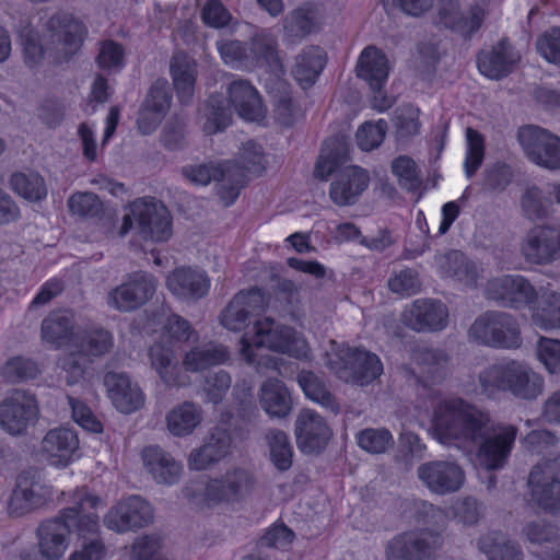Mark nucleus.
Returning <instances> with one entry per match:
<instances>
[{
    "mask_svg": "<svg viewBox=\"0 0 560 560\" xmlns=\"http://www.w3.org/2000/svg\"><path fill=\"white\" fill-rule=\"evenodd\" d=\"M419 422L443 445L465 448L470 441L480 439L476 464L487 470L503 465L516 436L513 427L489 431L488 416L457 398L440 402L431 418L420 417Z\"/></svg>",
    "mask_w": 560,
    "mask_h": 560,
    "instance_id": "nucleus-1",
    "label": "nucleus"
},
{
    "mask_svg": "<svg viewBox=\"0 0 560 560\" xmlns=\"http://www.w3.org/2000/svg\"><path fill=\"white\" fill-rule=\"evenodd\" d=\"M480 386L486 395L509 392L523 400H534L544 390V377L523 362L510 361L485 370L479 376Z\"/></svg>",
    "mask_w": 560,
    "mask_h": 560,
    "instance_id": "nucleus-2",
    "label": "nucleus"
},
{
    "mask_svg": "<svg viewBox=\"0 0 560 560\" xmlns=\"http://www.w3.org/2000/svg\"><path fill=\"white\" fill-rule=\"evenodd\" d=\"M222 61L235 69H255L280 65L278 43L267 31L256 32L249 43L238 39L217 42Z\"/></svg>",
    "mask_w": 560,
    "mask_h": 560,
    "instance_id": "nucleus-3",
    "label": "nucleus"
},
{
    "mask_svg": "<svg viewBox=\"0 0 560 560\" xmlns=\"http://www.w3.org/2000/svg\"><path fill=\"white\" fill-rule=\"evenodd\" d=\"M322 361L340 380L355 385H366L378 377L383 365L377 355L365 350L351 349L329 341Z\"/></svg>",
    "mask_w": 560,
    "mask_h": 560,
    "instance_id": "nucleus-4",
    "label": "nucleus"
},
{
    "mask_svg": "<svg viewBox=\"0 0 560 560\" xmlns=\"http://www.w3.org/2000/svg\"><path fill=\"white\" fill-rule=\"evenodd\" d=\"M118 230L125 236L137 223L138 234L145 241L166 242L173 234V218L168 209L153 197H139L129 203Z\"/></svg>",
    "mask_w": 560,
    "mask_h": 560,
    "instance_id": "nucleus-5",
    "label": "nucleus"
},
{
    "mask_svg": "<svg viewBox=\"0 0 560 560\" xmlns=\"http://www.w3.org/2000/svg\"><path fill=\"white\" fill-rule=\"evenodd\" d=\"M253 330L252 338L244 336L241 339V351L249 363L255 362L254 354L250 352L253 347H265L295 358H301L307 352L305 340L293 328L279 324L269 317L256 322Z\"/></svg>",
    "mask_w": 560,
    "mask_h": 560,
    "instance_id": "nucleus-6",
    "label": "nucleus"
},
{
    "mask_svg": "<svg viewBox=\"0 0 560 560\" xmlns=\"http://www.w3.org/2000/svg\"><path fill=\"white\" fill-rule=\"evenodd\" d=\"M46 30L58 37L61 48L49 51V65L60 67L69 63L81 50L88 36L83 22L67 12H57L46 22Z\"/></svg>",
    "mask_w": 560,
    "mask_h": 560,
    "instance_id": "nucleus-7",
    "label": "nucleus"
},
{
    "mask_svg": "<svg viewBox=\"0 0 560 560\" xmlns=\"http://www.w3.org/2000/svg\"><path fill=\"white\" fill-rule=\"evenodd\" d=\"M517 140L533 163L549 170L560 168V137L542 127L524 125L517 130Z\"/></svg>",
    "mask_w": 560,
    "mask_h": 560,
    "instance_id": "nucleus-8",
    "label": "nucleus"
},
{
    "mask_svg": "<svg viewBox=\"0 0 560 560\" xmlns=\"http://www.w3.org/2000/svg\"><path fill=\"white\" fill-rule=\"evenodd\" d=\"M469 334L482 343L516 348L521 345L520 330L515 320L508 314L488 313L471 325Z\"/></svg>",
    "mask_w": 560,
    "mask_h": 560,
    "instance_id": "nucleus-9",
    "label": "nucleus"
},
{
    "mask_svg": "<svg viewBox=\"0 0 560 560\" xmlns=\"http://www.w3.org/2000/svg\"><path fill=\"white\" fill-rule=\"evenodd\" d=\"M37 417L36 398L25 390L16 389L0 402V425L11 435L23 434Z\"/></svg>",
    "mask_w": 560,
    "mask_h": 560,
    "instance_id": "nucleus-10",
    "label": "nucleus"
},
{
    "mask_svg": "<svg viewBox=\"0 0 560 560\" xmlns=\"http://www.w3.org/2000/svg\"><path fill=\"white\" fill-rule=\"evenodd\" d=\"M256 478L252 471L236 467L229 469L221 477L209 481L206 497L214 503H237L252 494Z\"/></svg>",
    "mask_w": 560,
    "mask_h": 560,
    "instance_id": "nucleus-11",
    "label": "nucleus"
},
{
    "mask_svg": "<svg viewBox=\"0 0 560 560\" xmlns=\"http://www.w3.org/2000/svg\"><path fill=\"white\" fill-rule=\"evenodd\" d=\"M172 104V92L166 79H156L149 88L142 101L137 118L138 130L142 135L153 133L165 116Z\"/></svg>",
    "mask_w": 560,
    "mask_h": 560,
    "instance_id": "nucleus-12",
    "label": "nucleus"
},
{
    "mask_svg": "<svg viewBox=\"0 0 560 560\" xmlns=\"http://www.w3.org/2000/svg\"><path fill=\"white\" fill-rule=\"evenodd\" d=\"M438 18L445 28L459 35L464 40H469L481 28L486 11L479 4H472L468 14H465L459 0H440Z\"/></svg>",
    "mask_w": 560,
    "mask_h": 560,
    "instance_id": "nucleus-13",
    "label": "nucleus"
},
{
    "mask_svg": "<svg viewBox=\"0 0 560 560\" xmlns=\"http://www.w3.org/2000/svg\"><path fill=\"white\" fill-rule=\"evenodd\" d=\"M153 521L151 505L139 495H131L112 508L104 517L107 528L117 533L135 530Z\"/></svg>",
    "mask_w": 560,
    "mask_h": 560,
    "instance_id": "nucleus-14",
    "label": "nucleus"
},
{
    "mask_svg": "<svg viewBox=\"0 0 560 560\" xmlns=\"http://www.w3.org/2000/svg\"><path fill=\"white\" fill-rule=\"evenodd\" d=\"M534 500L544 509L560 513V458L536 466L528 480Z\"/></svg>",
    "mask_w": 560,
    "mask_h": 560,
    "instance_id": "nucleus-15",
    "label": "nucleus"
},
{
    "mask_svg": "<svg viewBox=\"0 0 560 560\" xmlns=\"http://www.w3.org/2000/svg\"><path fill=\"white\" fill-rule=\"evenodd\" d=\"M154 292V278L145 272H136L127 282L109 292L108 304L120 312H130L147 303Z\"/></svg>",
    "mask_w": 560,
    "mask_h": 560,
    "instance_id": "nucleus-16",
    "label": "nucleus"
},
{
    "mask_svg": "<svg viewBox=\"0 0 560 560\" xmlns=\"http://www.w3.org/2000/svg\"><path fill=\"white\" fill-rule=\"evenodd\" d=\"M265 306L266 299L260 289L240 291L223 310L221 323L229 330H242L252 317L258 316L265 310Z\"/></svg>",
    "mask_w": 560,
    "mask_h": 560,
    "instance_id": "nucleus-17",
    "label": "nucleus"
},
{
    "mask_svg": "<svg viewBox=\"0 0 560 560\" xmlns=\"http://www.w3.org/2000/svg\"><path fill=\"white\" fill-rule=\"evenodd\" d=\"M390 63L386 54L375 45H368L360 52L355 75L375 94H383L387 84Z\"/></svg>",
    "mask_w": 560,
    "mask_h": 560,
    "instance_id": "nucleus-18",
    "label": "nucleus"
},
{
    "mask_svg": "<svg viewBox=\"0 0 560 560\" xmlns=\"http://www.w3.org/2000/svg\"><path fill=\"white\" fill-rule=\"evenodd\" d=\"M330 184L329 196L338 206H352L370 184L369 172L359 165H348L337 170Z\"/></svg>",
    "mask_w": 560,
    "mask_h": 560,
    "instance_id": "nucleus-19",
    "label": "nucleus"
},
{
    "mask_svg": "<svg viewBox=\"0 0 560 560\" xmlns=\"http://www.w3.org/2000/svg\"><path fill=\"white\" fill-rule=\"evenodd\" d=\"M418 477L432 492L446 494L460 489L465 481L462 468L447 460L431 462L418 468Z\"/></svg>",
    "mask_w": 560,
    "mask_h": 560,
    "instance_id": "nucleus-20",
    "label": "nucleus"
},
{
    "mask_svg": "<svg viewBox=\"0 0 560 560\" xmlns=\"http://www.w3.org/2000/svg\"><path fill=\"white\" fill-rule=\"evenodd\" d=\"M104 385L112 404L122 413H131L144 404L141 388L122 371H107Z\"/></svg>",
    "mask_w": 560,
    "mask_h": 560,
    "instance_id": "nucleus-21",
    "label": "nucleus"
},
{
    "mask_svg": "<svg viewBox=\"0 0 560 560\" xmlns=\"http://www.w3.org/2000/svg\"><path fill=\"white\" fill-rule=\"evenodd\" d=\"M228 98L242 119L261 122L266 118V106L258 90L250 81L233 80L228 86Z\"/></svg>",
    "mask_w": 560,
    "mask_h": 560,
    "instance_id": "nucleus-22",
    "label": "nucleus"
},
{
    "mask_svg": "<svg viewBox=\"0 0 560 560\" xmlns=\"http://www.w3.org/2000/svg\"><path fill=\"white\" fill-rule=\"evenodd\" d=\"M440 544L436 535L408 533L394 537L386 547L388 560H423Z\"/></svg>",
    "mask_w": 560,
    "mask_h": 560,
    "instance_id": "nucleus-23",
    "label": "nucleus"
},
{
    "mask_svg": "<svg viewBox=\"0 0 560 560\" xmlns=\"http://www.w3.org/2000/svg\"><path fill=\"white\" fill-rule=\"evenodd\" d=\"M45 502L40 475L35 469L23 470L16 478L9 508L12 514L23 515Z\"/></svg>",
    "mask_w": 560,
    "mask_h": 560,
    "instance_id": "nucleus-24",
    "label": "nucleus"
},
{
    "mask_svg": "<svg viewBox=\"0 0 560 560\" xmlns=\"http://www.w3.org/2000/svg\"><path fill=\"white\" fill-rule=\"evenodd\" d=\"M79 448L77 432L68 428L49 430L40 443V453L55 467H67Z\"/></svg>",
    "mask_w": 560,
    "mask_h": 560,
    "instance_id": "nucleus-25",
    "label": "nucleus"
},
{
    "mask_svg": "<svg viewBox=\"0 0 560 560\" xmlns=\"http://www.w3.org/2000/svg\"><path fill=\"white\" fill-rule=\"evenodd\" d=\"M486 294L491 300L513 307L533 304L537 295L533 287L520 276H504L489 281Z\"/></svg>",
    "mask_w": 560,
    "mask_h": 560,
    "instance_id": "nucleus-26",
    "label": "nucleus"
},
{
    "mask_svg": "<svg viewBox=\"0 0 560 560\" xmlns=\"http://www.w3.org/2000/svg\"><path fill=\"white\" fill-rule=\"evenodd\" d=\"M447 308L433 300H417L402 313L404 323L415 330H441L447 324Z\"/></svg>",
    "mask_w": 560,
    "mask_h": 560,
    "instance_id": "nucleus-27",
    "label": "nucleus"
},
{
    "mask_svg": "<svg viewBox=\"0 0 560 560\" xmlns=\"http://www.w3.org/2000/svg\"><path fill=\"white\" fill-rule=\"evenodd\" d=\"M231 443V435L225 429L214 428L205 439L203 444L190 453L189 467L196 470L207 469L228 456Z\"/></svg>",
    "mask_w": 560,
    "mask_h": 560,
    "instance_id": "nucleus-28",
    "label": "nucleus"
},
{
    "mask_svg": "<svg viewBox=\"0 0 560 560\" xmlns=\"http://www.w3.org/2000/svg\"><path fill=\"white\" fill-rule=\"evenodd\" d=\"M71 524L63 522L62 516L47 520L37 529L38 548L46 559L57 560L68 547Z\"/></svg>",
    "mask_w": 560,
    "mask_h": 560,
    "instance_id": "nucleus-29",
    "label": "nucleus"
},
{
    "mask_svg": "<svg viewBox=\"0 0 560 560\" xmlns=\"http://www.w3.org/2000/svg\"><path fill=\"white\" fill-rule=\"evenodd\" d=\"M142 460L152 478L161 485L178 482L183 466L170 453L159 446H148L142 451Z\"/></svg>",
    "mask_w": 560,
    "mask_h": 560,
    "instance_id": "nucleus-30",
    "label": "nucleus"
},
{
    "mask_svg": "<svg viewBox=\"0 0 560 560\" xmlns=\"http://www.w3.org/2000/svg\"><path fill=\"white\" fill-rule=\"evenodd\" d=\"M100 499L97 497L88 494L83 491H78L74 495V506L67 508L62 511L63 522L71 524V529L75 528L80 536L84 538H97L98 517L96 514H82L85 511V505L89 504L91 509L95 508Z\"/></svg>",
    "mask_w": 560,
    "mask_h": 560,
    "instance_id": "nucleus-31",
    "label": "nucleus"
},
{
    "mask_svg": "<svg viewBox=\"0 0 560 560\" xmlns=\"http://www.w3.org/2000/svg\"><path fill=\"white\" fill-rule=\"evenodd\" d=\"M168 289L180 299L199 300L209 290L207 275L198 269L178 268L174 270L166 280Z\"/></svg>",
    "mask_w": 560,
    "mask_h": 560,
    "instance_id": "nucleus-32",
    "label": "nucleus"
},
{
    "mask_svg": "<svg viewBox=\"0 0 560 560\" xmlns=\"http://www.w3.org/2000/svg\"><path fill=\"white\" fill-rule=\"evenodd\" d=\"M170 73L179 103L190 104L197 80L196 61L185 52L175 54L171 59Z\"/></svg>",
    "mask_w": 560,
    "mask_h": 560,
    "instance_id": "nucleus-33",
    "label": "nucleus"
},
{
    "mask_svg": "<svg viewBox=\"0 0 560 560\" xmlns=\"http://www.w3.org/2000/svg\"><path fill=\"white\" fill-rule=\"evenodd\" d=\"M259 401L261 408L273 418H287L293 409L289 389L277 378H269L261 384Z\"/></svg>",
    "mask_w": 560,
    "mask_h": 560,
    "instance_id": "nucleus-34",
    "label": "nucleus"
},
{
    "mask_svg": "<svg viewBox=\"0 0 560 560\" xmlns=\"http://www.w3.org/2000/svg\"><path fill=\"white\" fill-rule=\"evenodd\" d=\"M509 42L500 39L489 51H480L477 56V67L481 74L489 79L500 80L512 72L513 61L509 55Z\"/></svg>",
    "mask_w": 560,
    "mask_h": 560,
    "instance_id": "nucleus-35",
    "label": "nucleus"
},
{
    "mask_svg": "<svg viewBox=\"0 0 560 560\" xmlns=\"http://www.w3.org/2000/svg\"><path fill=\"white\" fill-rule=\"evenodd\" d=\"M74 327L75 322L72 312L67 310L51 312L42 322V339L56 348H60L71 339Z\"/></svg>",
    "mask_w": 560,
    "mask_h": 560,
    "instance_id": "nucleus-36",
    "label": "nucleus"
},
{
    "mask_svg": "<svg viewBox=\"0 0 560 560\" xmlns=\"http://www.w3.org/2000/svg\"><path fill=\"white\" fill-rule=\"evenodd\" d=\"M22 59L25 67L33 73L39 74L44 71L48 49L43 44V37L38 30L31 24L23 26L19 33Z\"/></svg>",
    "mask_w": 560,
    "mask_h": 560,
    "instance_id": "nucleus-37",
    "label": "nucleus"
},
{
    "mask_svg": "<svg viewBox=\"0 0 560 560\" xmlns=\"http://www.w3.org/2000/svg\"><path fill=\"white\" fill-rule=\"evenodd\" d=\"M350 156V143L345 136H331L323 143L322 154L317 156V179L324 174H332L341 168Z\"/></svg>",
    "mask_w": 560,
    "mask_h": 560,
    "instance_id": "nucleus-38",
    "label": "nucleus"
},
{
    "mask_svg": "<svg viewBox=\"0 0 560 560\" xmlns=\"http://www.w3.org/2000/svg\"><path fill=\"white\" fill-rule=\"evenodd\" d=\"M532 323L544 330L560 329V294L546 292L532 304Z\"/></svg>",
    "mask_w": 560,
    "mask_h": 560,
    "instance_id": "nucleus-39",
    "label": "nucleus"
},
{
    "mask_svg": "<svg viewBox=\"0 0 560 560\" xmlns=\"http://www.w3.org/2000/svg\"><path fill=\"white\" fill-rule=\"evenodd\" d=\"M228 358L229 353L225 347L209 343L202 347H196L187 352L183 364L187 371L198 372L212 365L221 364L228 360Z\"/></svg>",
    "mask_w": 560,
    "mask_h": 560,
    "instance_id": "nucleus-40",
    "label": "nucleus"
},
{
    "mask_svg": "<svg viewBox=\"0 0 560 560\" xmlns=\"http://www.w3.org/2000/svg\"><path fill=\"white\" fill-rule=\"evenodd\" d=\"M10 186L16 195L28 201H40L47 196L45 179L37 172L13 173L10 177Z\"/></svg>",
    "mask_w": 560,
    "mask_h": 560,
    "instance_id": "nucleus-41",
    "label": "nucleus"
},
{
    "mask_svg": "<svg viewBox=\"0 0 560 560\" xmlns=\"http://www.w3.org/2000/svg\"><path fill=\"white\" fill-rule=\"evenodd\" d=\"M206 120L203 132L208 136L225 130L232 122V114L225 105V100L219 94H212L205 103Z\"/></svg>",
    "mask_w": 560,
    "mask_h": 560,
    "instance_id": "nucleus-42",
    "label": "nucleus"
},
{
    "mask_svg": "<svg viewBox=\"0 0 560 560\" xmlns=\"http://www.w3.org/2000/svg\"><path fill=\"white\" fill-rule=\"evenodd\" d=\"M166 421L171 433L177 436L186 435L200 423V410L195 404L186 401L172 409Z\"/></svg>",
    "mask_w": 560,
    "mask_h": 560,
    "instance_id": "nucleus-43",
    "label": "nucleus"
},
{
    "mask_svg": "<svg viewBox=\"0 0 560 560\" xmlns=\"http://www.w3.org/2000/svg\"><path fill=\"white\" fill-rule=\"evenodd\" d=\"M266 440L270 451V459L277 469L284 471L292 465V448L288 435L278 429L269 430Z\"/></svg>",
    "mask_w": 560,
    "mask_h": 560,
    "instance_id": "nucleus-44",
    "label": "nucleus"
},
{
    "mask_svg": "<svg viewBox=\"0 0 560 560\" xmlns=\"http://www.w3.org/2000/svg\"><path fill=\"white\" fill-rule=\"evenodd\" d=\"M235 168L232 163H202L198 165L186 166L183 170L184 175L192 183L206 186L213 182H221L224 179V171Z\"/></svg>",
    "mask_w": 560,
    "mask_h": 560,
    "instance_id": "nucleus-45",
    "label": "nucleus"
},
{
    "mask_svg": "<svg viewBox=\"0 0 560 560\" xmlns=\"http://www.w3.org/2000/svg\"><path fill=\"white\" fill-rule=\"evenodd\" d=\"M74 345L81 353L91 359L109 352L114 346V340L108 330L97 327L86 331L81 341Z\"/></svg>",
    "mask_w": 560,
    "mask_h": 560,
    "instance_id": "nucleus-46",
    "label": "nucleus"
},
{
    "mask_svg": "<svg viewBox=\"0 0 560 560\" xmlns=\"http://www.w3.org/2000/svg\"><path fill=\"white\" fill-rule=\"evenodd\" d=\"M91 361V359L84 353H81L79 348L73 345L71 351L59 360V366L65 373L67 385L73 386L79 384L84 378L85 371Z\"/></svg>",
    "mask_w": 560,
    "mask_h": 560,
    "instance_id": "nucleus-47",
    "label": "nucleus"
},
{
    "mask_svg": "<svg viewBox=\"0 0 560 560\" xmlns=\"http://www.w3.org/2000/svg\"><path fill=\"white\" fill-rule=\"evenodd\" d=\"M387 129V122L383 118L363 122L355 132L358 147L364 152L373 151L383 143Z\"/></svg>",
    "mask_w": 560,
    "mask_h": 560,
    "instance_id": "nucleus-48",
    "label": "nucleus"
},
{
    "mask_svg": "<svg viewBox=\"0 0 560 560\" xmlns=\"http://www.w3.org/2000/svg\"><path fill=\"white\" fill-rule=\"evenodd\" d=\"M294 434L298 447L306 453L315 452V412L303 409L296 417Z\"/></svg>",
    "mask_w": 560,
    "mask_h": 560,
    "instance_id": "nucleus-49",
    "label": "nucleus"
},
{
    "mask_svg": "<svg viewBox=\"0 0 560 560\" xmlns=\"http://www.w3.org/2000/svg\"><path fill=\"white\" fill-rule=\"evenodd\" d=\"M393 121L397 138L410 139L420 132V109L412 105L398 107L395 112Z\"/></svg>",
    "mask_w": 560,
    "mask_h": 560,
    "instance_id": "nucleus-50",
    "label": "nucleus"
},
{
    "mask_svg": "<svg viewBox=\"0 0 560 560\" xmlns=\"http://www.w3.org/2000/svg\"><path fill=\"white\" fill-rule=\"evenodd\" d=\"M151 366L158 372L164 383L171 385L174 377V355L171 348L156 342L149 348L148 352Z\"/></svg>",
    "mask_w": 560,
    "mask_h": 560,
    "instance_id": "nucleus-51",
    "label": "nucleus"
},
{
    "mask_svg": "<svg viewBox=\"0 0 560 560\" xmlns=\"http://www.w3.org/2000/svg\"><path fill=\"white\" fill-rule=\"evenodd\" d=\"M69 211L81 218H98L103 213V203L98 196L91 191H78L68 199Z\"/></svg>",
    "mask_w": 560,
    "mask_h": 560,
    "instance_id": "nucleus-52",
    "label": "nucleus"
},
{
    "mask_svg": "<svg viewBox=\"0 0 560 560\" xmlns=\"http://www.w3.org/2000/svg\"><path fill=\"white\" fill-rule=\"evenodd\" d=\"M38 374L39 369L37 363L23 357L10 359L2 369L4 380L11 384L34 380Z\"/></svg>",
    "mask_w": 560,
    "mask_h": 560,
    "instance_id": "nucleus-53",
    "label": "nucleus"
},
{
    "mask_svg": "<svg viewBox=\"0 0 560 560\" xmlns=\"http://www.w3.org/2000/svg\"><path fill=\"white\" fill-rule=\"evenodd\" d=\"M292 74L303 90L315 84V46H308L296 57Z\"/></svg>",
    "mask_w": 560,
    "mask_h": 560,
    "instance_id": "nucleus-54",
    "label": "nucleus"
},
{
    "mask_svg": "<svg viewBox=\"0 0 560 560\" xmlns=\"http://www.w3.org/2000/svg\"><path fill=\"white\" fill-rule=\"evenodd\" d=\"M284 31L289 36L303 38L315 28V15L302 8L291 11L284 19Z\"/></svg>",
    "mask_w": 560,
    "mask_h": 560,
    "instance_id": "nucleus-55",
    "label": "nucleus"
},
{
    "mask_svg": "<svg viewBox=\"0 0 560 560\" xmlns=\"http://www.w3.org/2000/svg\"><path fill=\"white\" fill-rule=\"evenodd\" d=\"M536 358L550 374L560 372V340L540 337L536 345Z\"/></svg>",
    "mask_w": 560,
    "mask_h": 560,
    "instance_id": "nucleus-56",
    "label": "nucleus"
},
{
    "mask_svg": "<svg viewBox=\"0 0 560 560\" xmlns=\"http://www.w3.org/2000/svg\"><path fill=\"white\" fill-rule=\"evenodd\" d=\"M392 172L398 178L400 186L413 190L420 185L418 167L413 159L398 155L392 162Z\"/></svg>",
    "mask_w": 560,
    "mask_h": 560,
    "instance_id": "nucleus-57",
    "label": "nucleus"
},
{
    "mask_svg": "<svg viewBox=\"0 0 560 560\" xmlns=\"http://www.w3.org/2000/svg\"><path fill=\"white\" fill-rule=\"evenodd\" d=\"M125 49L121 44L106 39L101 43L96 63L102 70L122 69L125 66Z\"/></svg>",
    "mask_w": 560,
    "mask_h": 560,
    "instance_id": "nucleus-58",
    "label": "nucleus"
},
{
    "mask_svg": "<svg viewBox=\"0 0 560 560\" xmlns=\"http://www.w3.org/2000/svg\"><path fill=\"white\" fill-rule=\"evenodd\" d=\"M240 159L248 174L260 176L266 171L267 161L264 149L255 140L243 143Z\"/></svg>",
    "mask_w": 560,
    "mask_h": 560,
    "instance_id": "nucleus-59",
    "label": "nucleus"
},
{
    "mask_svg": "<svg viewBox=\"0 0 560 560\" xmlns=\"http://www.w3.org/2000/svg\"><path fill=\"white\" fill-rule=\"evenodd\" d=\"M538 54L549 63L560 67V27H551L537 37Z\"/></svg>",
    "mask_w": 560,
    "mask_h": 560,
    "instance_id": "nucleus-60",
    "label": "nucleus"
},
{
    "mask_svg": "<svg viewBox=\"0 0 560 560\" xmlns=\"http://www.w3.org/2000/svg\"><path fill=\"white\" fill-rule=\"evenodd\" d=\"M231 19L232 15L222 0H207L201 9V20L209 27L223 28L229 25Z\"/></svg>",
    "mask_w": 560,
    "mask_h": 560,
    "instance_id": "nucleus-61",
    "label": "nucleus"
},
{
    "mask_svg": "<svg viewBox=\"0 0 560 560\" xmlns=\"http://www.w3.org/2000/svg\"><path fill=\"white\" fill-rule=\"evenodd\" d=\"M392 442V435L386 430L369 429L358 435V444L370 453H383Z\"/></svg>",
    "mask_w": 560,
    "mask_h": 560,
    "instance_id": "nucleus-62",
    "label": "nucleus"
},
{
    "mask_svg": "<svg viewBox=\"0 0 560 560\" xmlns=\"http://www.w3.org/2000/svg\"><path fill=\"white\" fill-rule=\"evenodd\" d=\"M514 173L505 162H497L486 171L485 183L491 190L503 191L512 183Z\"/></svg>",
    "mask_w": 560,
    "mask_h": 560,
    "instance_id": "nucleus-63",
    "label": "nucleus"
},
{
    "mask_svg": "<svg viewBox=\"0 0 560 560\" xmlns=\"http://www.w3.org/2000/svg\"><path fill=\"white\" fill-rule=\"evenodd\" d=\"M231 387V376L228 372L219 370L209 373L205 380V390L208 399L214 405L219 404Z\"/></svg>",
    "mask_w": 560,
    "mask_h": 560,
    "instance_id": "nucleus-64",
    "label": "nucleus"
}]
</instances>
